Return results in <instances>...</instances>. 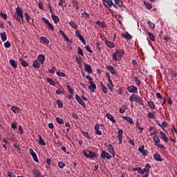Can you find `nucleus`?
I'll return each mask as SVG.
<instances>
[{"mask_svg": "<svg viewBox=\"0 0 177 177\" xmlns=\"http://www.w3.org/2000/svg\"><path fill=\"white\" fill-rule=\"evenodd\" d=\"M129 100L131 103H133V102H136V103L139 104L140 106H145V104H143V101H142V98L136 94H133L130 96Z\"/></svg>", "mask_w": 177, "mask_h": 177, "instance_id": "f257e3e1", "label": "nucleus"}, {"mask_svg": "<svg viewBox=\"0 0 177 177\" xmlns=\"http://www.w3.org/2000/svg\"><path fill=\"white\" fill-rule=\"evenodd\" d=\"M124 55H125V52H124L123 50L116 49L115 50V53H113L112 57L115 62H117L118 60L117 56H118L119 57H122Z\"/></svg>", "mask_w": 177, "mask_h": 177, "instance_id": "f03ea898", "label": "nucleus"}, {"mask_svg": "<svg viewBox=\"0 0 177 177\" xmlns=\"http://www.w3.org/2000/svg\"><path fill=\"white\" fill-rule=\"evenodd\" d=\"M153 140L155 142V145L158 146V147H160V149H164L165 150V149H167V147H165L164 145L160 144V142H161V140H160V138H158V136H154L153 137Z\"/></svg>", "mask_w": 177, "mask_h": 177, "instance_id": "7ed1b4c3", "label": "nucleus"}, {"mask_svg": "<svg viewBox=\"0 0 177 177\" xmlns=\"http://www.w3.org/2000/svg\"><path fill=\"white\" fill-rule=\"evenodd\" d=\"M84 156H85V157H87V158H95L96 157H97V156H99L97 154V153H95L92 151H88V153L87 151H84Z\"/></svg>", "mask_w": 177, "mask_h": 177, "instance_id": "20e7f679", "label": "nucleus"}, {"mask_svg": "<svg viewBox=\"0 0 177 177\" xmlns=\"http://www.w3.org/2000/svg\"><path fill=\"white\" fill-rule=\"evenodd\" d=\"M41 20L45 24H46L49 30H51V31H55V28L53 27V25L50 24V22H49V20H48V19L43 17L41 18Z\"/></svg>", "mask_w": 177, "mask_h": 177, "instance_id": "39448f33", "label": "nucleus"}, {"mask_svg": "<svg viewBox=\"0 0 177 177\" xmlns=\"http://www.w3.org/2000/svg\"><path fill=\"white\" fill-rule=\"evenodd\" d=\"M151 168V166L150 165V164L147 163L145 165V167L142 169V171L145 172V176H143L142 177H149V171L150 169Z\"/></svg>", "mask_w": 177, "mask_h": 177, "instance_id": "423d86ee", "label": "nucleus"}, {"mask_svg": "<svg viewBox=\"0 0 177 177\" xmlns=\"http://www.w3.org/2000/svg\"><path fill=\"white\" fill-rule=\"evenodd\" d=\"M127 89L129 93H138V87L134 85L127 86Z\"/></svg>", "mask_w": 177, "mask_h": 177, "instance_id": "0eeeda50", "label": "nucleus"}, {"mask_svg": "<svg viewBox=\"0 0 177 177\" xmlns=\"http://www.w3.org/2000/svg\"><path fill=\"white\" fill-rule=\"evenodd\" d=\"M124 133V130L121 129H118V139L119 140V145H122V134Z\"/></svg>", "mask_w": 177, "mask_h": 177, "instance_id": "6e6552de", "label": "nucleus"}, {"mask_svg": "<svg viewBox=\"0 0 177 177\" xmlns=\"http://www.w3.org/2000/svg\"><path fill=\"white\" fill-rule=\"evenodd\" d=\"M75 99H76L77 103H79V104H80V106H82L84 109H85V107H86L85 102H84V101H82V99H81V97H80V95H78V94L75 95Z\"/></svg>", "mask_w": 177, "mask_h": 177, "instance_id": "1a4fd4ad", "label": "nucleus"}, {"mask_svg": "<svg viewBox=\"0 0 177 177\" xmlns=\"http://www.w3.org/2000/svg\"><path fill=\"white\" fill-rule=\"evenodd\" d=\"M29 152L30 156H32L34 161H35V162H38V156H37V153L34 152V149H32V148H30Z\"/></svg>", "mask_w": 177, "mask_h": 177, "instance_id": "9d476101", "label": "nucleus"}, {"mask_svg": "<svg viewBox=\"0 0 177 177\" xmlns=\"http://www.w3.org/2000/svg\"><path fill=\"white\" fill-rule=\"evenodd\" d=\"M114 2H115V5H116V6L118 8H120V10L122 12L124 11V10L122 9V8H124V3H122V1L121 0H114Z\"/></svg>", "mask_w": 177, "mask_h": 177, "instance_id": "9b49d317", "label": "nucleus"}, {"mask_svg": "<svg viewBox=\"0 0 177 177\" xmlns=\"http://www.w3.org/2000/svg\"><path fill=\"white\" fill-rule=\"evenodd\" d=\"M84 71L88 73V74H92V66L88 64H84Z\"/></svg>", "mask_w": 177, "mask_h": 177, "instance_id": "f8f14e48", "label": "nucleus"}, {"mask_svg": "<svg viewBox=\"0 0 177 177\" xmlns=\"http://www.w3.org/2000/svg\"><path fill=\"white\" fill-rule=\"evenodd\" d=\"M106 69L110 71L111 74H113V75H117V71L114 70V66L111 65L106 66Z\"/></svg>", "mask_w": 177, "mask_h": 177, "instance_id": "ddd939ff", "label": "nucleus"}, {"mask_svg": "<svg viewBox=\"0 0 177 177\" xmlns=\"http://www.w3.org/2000/svg\"><path fill=\"white\" fill-rule=\"evenodd\" d=\"M108 147V151L110 153V154H112V156H115V152H114V147L111 144H109L107 145Z\"/></svg>", "mask_w": 177, "mask_h": 177, "instance_id": "4468645a", "label": "nucleus"}, {"mask_svg": "<svg viewBox=\"0 0 177 177\" xmlns=\"http://www.w3.org/2000/svg\"><path fill=\"white\" fill-rule=\"evenodd\" d=\"M106 3L109 6V8H111V6H113L115 9H118V7L117 6V5L113 3V0H107L106 1Z\"/></svg>", "mask_w": 177, "mask_h": 177, "instance_id": "2eb2a0df", "label": "nucleus"}, {"mask_svg": "<svg viewBox=\"0 0 177 177\" xmlns=\"http://www.w3.org/2000/svg\"><path fill=\"white\" fill-rule=\"evenodd\" d=\"M106 118H108V120H110V121L112 122V124H115L116 121L113 115L108 113H106Z\"/></svg>", "mask_w": 177, "mask_h": 177, "instance_id": "dca6fc26", "label": "nucleus"}, {"mask_svg": "<svg viewBox=\"0 0 177 177\" xmlns=\"http://www.w3.org/2000/svg\"><path fill=\"white\" fill-rule=\"evenodd\" d=\"M32 174L34 177H41V171L38 169H33Z\"/></svg>", "mask_w": 177, "mask_h": 177, "instance_id": "f3484780", "label": "nucleus"}, {"mask_svg": "<svg viewBox=\"0 0 177 177\" xmlns=\"http://www.w3.org/2000/svg\"><path fill=\"white\" fill-rule=\"evenodd\" d=\"M153 158L156 160V161H163L162 158H161V155H160L158 153H156L153 155Z\"/></svg>", "mask_w": 177, "mask_h": 177, "instance_id": "a211bd4d", "label": "nucleus"}, {"mask_svg": "<svg viewBox=\"0 0 177 177\" xmlns=\"http://www.w3.org/2000/svg\"><path fill=\"white\" fill-rule=\"evenodd\" d=\"M37 59L40 62L41 64H44V63H45V56L44 55H39Z\"/></svg>", "mask_w": 177, "mask_h": 177, "instance_id": "6ab92c4d", "label": "nucleus"}, {"mask_svg": "<svg viewBox=\"0 0 177 177\" xmlns=\"http://www.w3.org/2000/svg\"><path fill=\"white\" fill-rule=\"evenodd\" d=\"M133 81H134L137 86H140V85L142 84V82H140V80H139V79H138V77L136 76L133 77Z\"/></svg>", "mask_w": 177, "mask_h": 177, "instance_id": "aec40b11", "label": "nucleus"}, {"mask_svg": "<svg viewBox=\"0 0 177 177\" xmlns=\"http://www.w3.org/2000/svg\"><path fill=\"white\" fill-rule=\"evenodd\" d=\"M105 45H106L108 48H114V46H115V45L114 44V42L110 41L108 40L105 41Z\"/></svg>", "mask_w": 177, "mask_h": 177, "instance_id": "412c9836", "label": "nucleus"}, {"mask_svg": "<svg viewBox=\"0 0 177 177\" xmlns=\"http://www.w3.org/2000/svg\"><path fill=\"white\" fill-rule=\"evenodd\" d=\"M51 18L53 19V21H54L55 24H57V23H59V21H60L59 17H57L53 14L51 15Z\"/></svg>", "mask_w": 177, "mask_h": 177, "instance_id": "4be33fe9", "label": "nucleus"}, {"mask_svg": "<svg viewBox=\"0 0 177 177\" xmlns=\"http://www.w3.org/2000/svg\"><path fill=\"white\" fill-rule=\"evenodd\" d=\"M39 136V142L38 143L40 144L41 146H46V142H45V140L44 139H42V136H41V135H38Z\"/></svg>", "mask_w": 177, "mask_h": 177, "instance_id": "5701e85b", "label": "nucleus"}, {"mask_svg": "<svg viewBox=\"0 0 177 177\" xmlns=\"http://www.w3.org/2000/svg\"><path fill=\"white\" fill-rule=\"evenodd\" d=\"M160 134L161 135L164 142H165V143L168 142L169 139L168 137H167V135H165V133H164L163 131H160Z\"/></svg>", "mask_w": 177, "mask_h": 177, "instance_id": "b1692460", "label": "nucleus"}, {"mask_svg": "<svg viewBox=\"0 0 177 177\" xmlns=\"http://www.w3.org/2000/svg\"><path fill=\"white\" fill-rule=\"evenodd\" d=\"M96 24L97 26H100V27H102V28H106V27H107V25H106V23L104 21H96Z\"/></svg>", "mask_w": 177, "mask_h": 177, "instance_id": "393cba45", "label": "nucleus"}, {"mask_svg": "<svg viewBox=\"0 0 177 177\" xmlns=\"http://www.w3.org/2000/svg\"><path fill=\"white\" fill-rule=\"evenodd\" d=\"M47 82H48V84H50V85H52V86H56V83L55 82V80H53L50 77H48L46 79Z\"/></svg>", "mask_w": 177, "mask_h": 177, "instance_id": "a878e982", "label": "nucleus"}, {"mask_svg": "<svg viewBox=\"0 0 177 177\" xmlns=\"http://www.w3.org/2000/svg\"><path fill=\"white\" fill-rule=\"evenodd\" d=\"M16 12H17V16H19V17L23 16V10H21V8L17 7L16 8Z\"/></svg>", "mask_w": 177, "mask_h": 177, "instance_id": "bb28decb", "label": "nucleus"}, {"mask_svg": "<svg viewBox=\"0 0 177 177\" xmlns=\"http://www.w3.org/2000/svg\"><path fill=\"white\" fill-rule=\"evenodd\" d=\"M0 36L1 38V41H3V42H5V41H6V39H8V36H6V32L0 33Z\"/></svg>", "mask_w": 177, "mask_h": 177, "instance_id": "cd10ccee", "label": "nucleus"}, {"mask_svg": "<svg viewBox=\"0 0 177 177\" xmlns=\"http://www.w3.org/2000/svg\"><path fill=\"white\" fill-rule=\"evenodd\" d=\"M40 41L43 44H45V45H49V40L48 39H46V37H40Z\"/></svg>", "mask_w": 177, "mask_h": 177, "instance_id": "c85d7f7f", "label": "nucleus"}, {"mask_svg": "<svg viewBox=\"0 0 177 177\" xmlns=\"http://www.w3.org/2000/svg\"><path fill=\"white\" fill-rule=\"evenodd\" d=\"M88 89H90L91 92H95L96 91V84L95 83L90 84Z\"/></svg>", "mask_w": 177, "mask_h": 177, "instance_id": "c756f323", "label": "nucleus"}, {"mask_svg": "<svg viewBox=\"0 0 177 177\" xmlns=\"http://www.w3.org/2000/svg\"><path fill=\"white\" fill-rule=\"evenodd\" d=\"M41 66V64H39V62H38V60H35L32 63V67H34V68H39V67Z\"/></svg>", "mask_w": 177, "mask_h": 177, "instance_id": "7c9ffc66", "label": "nucleus"}, {"mask_svg": "<svg viewBox=\"0 0 177 177\" xmlns=\"http://www.w3.org/2000/svg\"><path fill=\"white\" fill-rule=\"evenodd\" d=\"M10 64L14 68H17V63L14 59H10Z\"/></svg>", "mask_w": 177, "mask_h": 177, "instance_id": "2f4dec72", "label": "nucleus"}, {"mask_svg": "<svg viewBox=\"0 0 177 177\" xmlns=\"http://www.w3.org/2000/svg\"><path fill=\"white\" fill-rule=\"evenodd\" d=\"M147 24L149 26V28H151L152 30L156 28V24H154V23L151 22V21H148Z\"/></svg>", "mask_w": 177, "mask_h": 177, "instance_id": "473e14b6", "label": "nucleus"}, {"mask_svg": "<svg viewBox=\"0 0 177 177\" xmlns=\"http://www.w3.org/2000/svg\"><path fill=\"white\" fill-rule=\"evenodd\" d=\"M122 118H123V120H125L126 121H128V122H129V124H133V120H132V118H131V117H129V116H123Z\"/></svg>", "mask_w": 177, "mask_h": 177, "instance_id": "72a5a7b5", "label": "nucleus"}, {"mask_svg": "<svg viewBox=\"0 0 177 177\" xmlns=\"http://www.w3.org/2000/svg\"><path fill=\"white\" fill-rule=\"evenodd\" d=\"M69 26H71L72 28H74V30H77L78 28V26H77V24H75V22H74L73 21H71L69 23Z\"/></svg>", "mask_w": 177, "mask_h": 177, "instance_id": "f704fd0d", "label": "nucleus"}, {"mask_svg": "<svg viewBox=\"0 0 177 177\" xmlns=\"http://www.w3.org/2000/svg\"><path fill=\"white\" fill-rule=\"evenodd\" d=\"M148 35L149 37V39L152 41V42H154L156 41V37L153 33L148 32Z\"/></svg>", "mask_w": 177, "mask_h": 177, "instance_id": "c9c22d12", "label": "nucleus"}, {"mask_svg": "<svg viewBox=\"0 0 177 177\" xmlns=\"http://www.w3.org/2000/svg\"><path fill=\"white\" fill-rule=\"evenodd\" d=\"M145 6V8H147V9H148L149 10H150L151 9L153 8V6H151V4L149 2H144Z\"/></svg>", "mask_w": 177, "mask_h": 177, "instance_id": "e433bc0d", "label": "nucleus"}, {"mask_svg": "<svg viewBox=\"0 0 177 177\" xmlns=\"http://www.w3.org/2000/svg\"><path fill=\"white\" fill-rule=\"evenodd\" d=\"M100 86L102 89L103 93L106 95L107 94V93L109 92V91L107 90V88L104 86V85L103 84V83H100Z\"/></svg>", "mask_w": 177, "mask_h": 177, "instance_id": "4c0bfd02", "label": "nucleus"}, {"mask_svg": "<svg viewBox=\"0 0 177 177\" xmlns=\"http://www.w3.org/2000/svg\"><path fill=\"white\" fill-rule=\"evenodd\" d=\"M66 88L71 95H74V89L70 85L67 84Z\"/></svg>", "mask_w": 177, "mask_h": 177, "instance_id": "58836bf2", "label": "nucleus"}, {"mask_svg": "<svg viewBox=\"0 0 177 177\" xmlns=\"http://www.w3.org/2000/svg\"><path fill=\"white\" fill-rule=\"evenodd\" d=\"M107 86L111 92L114 91V85L113 84V82H109V84H107Z\"/></svg>", "mask_w": 177, "mask_h": 177, "instance_id": "ea45409f", "label": "nucleus"}, {"mask_svg": "<svg viewBox=\"0 0 177 177\" xmlns=\"http://www.w3.org/2000/svg\"><path fill=\"white\" fill-rule=\"evenodd\" d=\"M11 110H12V111H13V113H15V114L19 113V107H17L16 106H12Z\"/></svg>", "mask_w": 177, "mask_h": 177, "instance_id": "a19ab883", "label": "nucleus"}, {"mask_svg": "<svg viewBox=\"0 0 177 177\" xmlns=\"http://www.w3.org/2000/svg\"><path fill=\"white\" fill-rule=\"evenodd\" d=\"M148 106L150 107V109H156V104H154V102L153 101H149Z\"/></svg>", "mask_w": 177, "mask_h": 177, "instance_id": "79ce46f5", "label": "nucleus"}, {"mask_svg": "<svg viewBox=\"0 0 177 177\" xmlns=\"http://www.w3.org/2000/svg\"><path fill=\"white\" fill-rule=\"evenodd\" d=\"M72 4L73 8H75L76 10H78V1L77 0H72Z\"/></svg>", "mask_w": 177, "mask_h": 177, "instance_id": "37998d69", "label": "nucleus"}, {"mask_svg": "<svg viewBox=\"0 0 177 177\" xmlns=\"http://www.w3.org/2000/svg\"><path fill=\"white\" fill-rule=\"evenodd\" d=\"M122 37L124 38V39H128V40L132 39V35L129 34L122 35Z\"/></svg>", "mask_w": 177, "mask_h": 177, "instance_id": "c03bdc74", "label": "nucleus"}, {"mask_svg": "<svg viewBox=\"0 0 177 177\" xmlns=\"http://www.w3.org/2000/svg\"><path fill=\"white\" fill-rule=\"evenodd\" d=\"M56 103L58 109H62L63 107V102H62V100H57Z\"/></svg>", "mask_w": 177, "mask_h": 177, "instance_id": "a18cd8bd", "label": "nucleus"}, {"mask_svg": "<svg viewBox=\"0 0 177 177\" xmlns=\"http://www.w3.org/2000/svg\"><path fill=\"white\" fill-rule=\"evenodd\" d=\"M82 134L83 136H84V138H86V139H88V140H91L92 139L91 136H89V133H88V132L83 131Z\"/></svg>", "mask_w": 177, "mask_h": 177, "instance_id": "49530a36", "label": "nucleus"}, {"mask_svg": "<svg viewBox=\"0 0 177 177\" xmlns=\"http://www.w3.org/2000/svg\"><path fill=\"white\" fill-rule=\"evenodd\" d=\"M136 127L138 129H139V131H140V132H143V128L140 127V124H139V120L136 121Z\"/></svg>", "mask_w": 177, "mask_h": 177, "instance_id": "de8ad7c7", "label": "nucleus"}, {"mask_svg": "<svg viewBox=\"0 0 177 177\" xmlns=\"http://www.w3.org/2000/svg\"><path fill=\"white\" fill-rule=\"evenodd\" d=\"M58 167L61 169H63V168H64L66 167V164L64 162H58Z\"/></svg>", "mask_w": 177, "mask_h": 177, "instance_id": "09e8293b", "label": "nucleus"}, {"mask_svg": "<svg viewBox=\"0 0 177 177\" xmlns=\"http://www.w3.org/2000/svg\"><path fill=\"white\" fill-rule=\"evenodd\" d=\"M24 16H25V19H26L27 23H30V19H31V17H30V15H28V13L25 12Z\"/></svg>", "mask_w": 177, "mask_h": 177, "instance_id": "8fccbe9b", "label": "nucleus"}, {"mask_svg": "<svg viewBox=\"0 0 177 177\" xmlns=\"http://www.w3.org/2000/svg\"><path fill=\"white\" fill-rule=\"evenodd\" d=\"M80 41L83 44V45H86V41H85V39L84 38V36L80 35L79 37Z\"/></svg>", "mask_w": 177, "mask_h": 177, "instance_id": "3c124183", "label": "nucleus"}, {"mask_svg": "<svg viewBox=\"0 0 177 177\" xmlns=\"http://www.w3.org/2000/svg\"><path fill=\"white\" fill-rule=\"evenodd\" d=\"M13 147H15V149H17V150H19V151H20L21 149H20V145L17 144V142H15L13 144Z\"/></svg>", "mask_w": 177, "mask_h": 177, "instance_id": "603ef678", "label": "nucleus"}, {"mask_svg": "<svg viewBox=\"0 0 177 177\" xmlns=\"http://www.w3.org/2000/svg\"><path fill=\"white\" fill-rule=\"evenodd\" d=\"M77 53L81 56H84V50H82V48H81V47L77 48Z\"/></svg>", "mask_w": 177, "mask_h": 177, "instance_id": "864d4df0", "label": "nucleus"}, {"mask_svg": "<svg viewBox=\"0 0 177 177\" xmlns=\"http://www.w3.org/2000/svg\"><path fill=\"white\" fill-rule=\"evenodd\" d=\"M56 121L58 124H64V120H63L62 118H56Z\"/></svg>", "mask_w": 177, "mask_h": 177, "instance_id": "5fc2aeb1", "label": "nucleus"}, {"mask_svg": "<svg viewBox=\"0 0 177 177\" xmlns=\"http://www.w3.org/2000/svg\"><path fill=\"white\" fill-rule=\"evenodd\" d=\"M21 66H23V67H27L28 66V62L27 61H26V59H24V61H22V62H21Z\"/></svg>", "mask_w": 177, "mask_h": 177, "instance_id": "6e6d98bb", "label": "nucleus"}, {"mask_svg": "<svg viewBox=\"0 0 177 177\" xmlns=\"http://www.w3.org/2000/svg\"><path fill=\"white\" fill-rule=\"evenodd\" d=\"M82 17H84V19H89V14H88L86 12H84L82 13Z\"/></svg>", "mask_w": 177, "mask_h": 177, "instance_id": "4d7b16f0", "label": "nucleus"}, {"mask_svg": "<svg viewBox=\"0 0 177 177\" xmlns=\"http://www.w3.org/2000/svg\"><path fill=\"white\" fill-rule=\"evenodd\" d=\"M0 16H1V17H3V20H7L8 19V15L4 14L2 12H0Z\"/></svg>", "mask_w": 177, "mask_h": 177, "instance_id": "13d9d810", "label": "nucleus"}, {"mask_svg": "<svg viewBox=\"0 0 177 177\" xmlns=\"http://www.w3.org/2000/svg\"><path fill=\"white\" fill-rule=\"evenodd\" d=\"M55 70H56V67L53 66L52 68L48 70V73H50V74H55Z\"/></svg>", "mask_w": 177, "mask_h": 177, "instance_id": "bf43d9fd", "label": "nucleus"}, {"mask_svg": "<svg viewBox=\"0 0 177 177\" xmlns=\"http://www.w3.org/2000/svg\"><path fill=\"white\" fill-rule=\"evenodd\" d=\"M57 75L59 76V77H66V74L62 71H58L57 72Z\"/></svg>", "mask_w": 177, "mask_h": 177, "instance_id": "052dcab7", "label": "nucleus"}, {"mask_svg": "<svg viewBox=\"0 0 177 177\" xmlns=\"http://www.w3.org/2000/svg\"><path fill=\"white\" fill-rule=\"evenodd\" d=\"M105 75H106V77L108 78L109 82L111 83V82H113V80H111V77L110 76V73L106 72Z\"/></svg>", "mask_w": 177, "mask_h": 177, "instance_id": "680f3d73", "label": "nucleus"}, {"mask_svg": "<svg viewBox=\"0 0 177 177\" xmlns=\"http://www.w3.org/2000/svg\"><path fill=\"white\" fill-rule=\"evenodd\" d=\"M106 151H105L104 150H102L100 155L101 158H106Z\"/></svg>", "mask_w": 177, "mask_h": 177, "instance_id": "e2e57ef3", "label": "nucleus"}, {"mask_svg": "<svg viewBox=\"0 0 177 177\" xmlns=\"http://www.w3.org/2000/svg\"><path fill=\"white\" fill-rule=\"evenodd\" d=\"M7 175L9 177H16V176L15 175V173H13L12 171H8Z\"/></svg>", "mask_w": 177, "mask_h": 177, "instance_id": "0e129e2a", "label": "nucleus"}, {"mask_svg": "<svg viewBox=\"0 0 177 177\" xmlns=\"http://www.w3.org/2000/svg\"><path fill=\"white\" fill-rule=\"evenodd\" d=\"M86 50H87V52H89L90 53H93V50H92V49H91V46H86Z\"/></svg>", "mask_w": 177, "mask_h": 177, "instance_id": "69168bd1", "label": "nucleus"}, {"mask_svg": "<svg viewBox=\"0 0 177 177\" xmlns=\"http://www.w3.org/2000/svg\"><path fill=\"white\" fill-rule=\"evenodd\" d=\"M149 118H156V115L153 113H148Z\"/></svg>", "mask_w": 177, "mask_h": 177, "instance_id": "338daca9", "label": "nucleus"}, {"mask_svg": "<svg viewBox=\"0 0 177 177\" xmlns=\"http://www.w3.org/2000/svg\"><path fill=\"white\" fill-rule=\"evenodd\" d=\"M11 46H12V44H10V42H9V41H6V42L4 44L5 48H10Z\"/></svg>", "mask_w": 177, "mask_h": 177, "instance_id": "774afa93", "label": "nucleus"}]
</instances>
